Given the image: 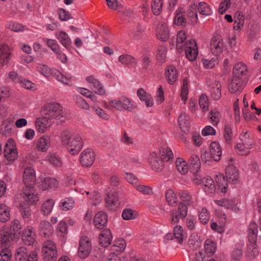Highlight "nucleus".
Instances as JSON below:
<instances>
[{
	"instance_id": "5",
	"label": "nucleus",
	"mask_w": 261,
	"mask_h": 261,
	"mask_svg": "<svg viewBox=\"0 0 261 261\" xmlns=\"http://www.w3.org/2000/svg\"><path fill=\"white\" fill-rule=\"evenodd\" d=\"M43 259L44 261H56L57 250L56 244L51 240L45 241L42 248Z\"/></svg>"
},
{
	"instance_id": "1",
	"label": "nucleus",
	"mask_w": 261,
	"mask_h": 261,
	"mask_svg": "<svg viewBox=\"0 0 261 261\" xmlns=\"http://www.w3.org/2000/svg\"><path fill=\"white\" fill-rule=\"evenodd\" d=\"M61 141L63 145H66L68 151L72 155L77 154L83 147L81 137L78 134L72 133L67 129L62 133Z\"/></svg>"
},
{
	"instance_id": "17",
	"label": "nucleus",
	"mask_w": 261,
	"mask_h": 261,
	"mask_svg": "<svg viewBox=\"0 0 261 261\" xmlns=\"http://www.w3.org/2000/svg\"><path fill=\"white\" fill-rule=\"evenodd\" d=\"M245 85L241 78L237 75H233L228 85V90L231 93H240L244 89Z\"/></svg>"
},
{
	"instance_id": "31",
	"label": "nucleus",
	"mask_w": 261,
	"mask_h": 261,
	"mask_svg": "<svg viewBox=\"0 0 261 261\" xmlns=\"http://www.w3.org/2000/svg\"><path fill=\"white\" fill-rule=\"evenodd\" d=\"M50 146V139L48 136H43L38 139L36 143V148L40 151L45 152Z\"/></svg>"
},
{
	"instance_id": "23",
	"label": "nucleus",
	"mask_w": 261,
	"mask_h": 261,
	"mask_svg": "<svg viewBox=\"0 0 261 261\" xmlns=\"http://www.w3.org/2000/svg\"><path fill=\"white\" fill-rule=\"evenodd\" d=\"M21 238L25 245L30 246L35 242V233L32 228L28 227L23 230Z\"/></svg>"
},
{
	"instance_id": "32",
	"label": "nucleus",
	"mask_w": 261,
	"mask_h": 261,
	"mask_svg": "<svg viewBox=\"0 0 261 261\" xmlns=\"http://www.w3.org/2000/svg\"><path fill=\"white\" fill-rule=\"evenodd\" d=\"M23 193L25 196V201L28 204H32L38 201V197L37 194L34 193V187L24 189Z\"/></svg>"
},
{
	"instance_id": "29",
	"label": "nucleus",
	"mask_w": 261,
	"mask_h": 261,
	"mask_svg": "<svg viewBox=\"0 0 261 261\" xmlns=\"http://www.w3.org/2000/svg\"><path fill=\"white\" fill-rule=\"evenodd\" d=\"M137 95L141 101H145V105L147 107H151L153 105L152 97L144 89L139 88L137 90Z\"/></svg>"
},
{
	"instance_id": "24",
	"label": "nucleus",
	"mask_w": 261,
	"mask_h": 261,
	"mask_svg": "<svg viewBox=\"0 0 261 261\" xmlns=\"http://www.w3.org/2000/svg\"><path fill=\"white\" fill-rule=\"evenodd\" d=\"M202 184H203L202 189L206 194L208 195H213L216 191V186L214 181L210 176H206L203 180Z\"/></svg>"
},
{
	"instance_id": "37",
	"label": "nucleus",
	"mask_w": 261,
	"mask_h": 261,
	"mask_svg": "<svg viewBox=\"0 0 261 261\" xmlns=\"http://www.w3.org/2000/svg\"><path fill=\"white\" fill-rule=\"evenodd\" d=\"M74 206V201L72 198L66 197L62 199L60 203L59 207L62 211H67L72 209Z\"/></svg>"
},
{
	"instance_id": "10",
	"label": "nucleus",
	"mask_w": 261,
	"mask_h": 261,
	"mask_svg": "<svg viewBox=\"0 0 261 261\" xmlns=\"http://www.w3.org/2000/svg\"><path fill=\"white\" fill-rule=\"evenodd\" d=\"M4 155L9 161L13 162L17 158V151L13 139L10 138L4 147Z\"/></svg>"
},
{
	"instance_id": "49",
	"label": "nucleus",
	"mask_w": 261,
	"mask_h": 261,
	"mask_svg": "<svg viewBox=\"0 0 261 261\" xmlns=\"http://www.w3.org/2000/svg\"><path fill=\"white\" fill-rule=\"evenodd\" d=\"M186 39V33L184 31H179L177 35L176 38V46L178 49L183 50V47L185 46H184V44L182 45V43Z\"/></svg>"
},
{
	"instance_id": "16",
	"label": "nucleus",
	"mask_w": 261,
	"mask_h": 261,
	"mask_svg": "<svg viewBox=\"0 0 261 261\" xmlns=\"http://www.w3.org/2000/svg\"><path fill=\"white\" fill-rule=\"evenodd\" d=\"M148 160L152 170L158 172H160L163 170L164 168L163 161V160L160 159V155H158V153L155 152L151 153Z\"/></svg>"
},
{
	"instance_id": "58",
	"label": "nucleus",
	"mask_w": 261,
	"mask_h": 261,
	"mask_svg": "<svg viewBox=\"0 0 261 261\" xmlns=\"http://www.w3.org/2000/svg\"><path fill=\"white\" fill-rule=\"evenodd\" d=\"M204 248L207 254H213L216 251L215 243L211 240H206L204 244Z\"/></svg>"
},
{
	"instance_id": "33",
	"label": "nucleus",
	"mask_w": 261,
	"mask_h": 261,
	"mask_svg": "<svg viewBox=\"0 0 261 261\" xmlns=\"http://www.w3.org/2000/svg\"><path fill=\"white\" fill-rule=\"evenodd\" d=\"M51 121L45 117L42 116V118H38L35 122V125L37 130L40 133H44L47 128L50 125Z\"/></svg>"
},
{
	"instance_id": "57",
	"label": "nucleus",
	"mask_w": 261,
	"mask_h": 261,
	"mask_svg": "<svg viewBox=\"0 0 261 261\" xmlns=\"http://www.w3.org/2000/svg\"><path fill=\"white\" fill-rule=\"evenodd\" d=\"M174 23L178 25L186 26V19L182 13L178 11V10L176 11V14L174 19Z\"/></svg>"
},
{
	"instance_id": "35",
	"label": "nucleus",
	"mask_w": 261,
	"mask_h": 261,
	"mask_svg": "<svg viewBox=\"0 0 261 261\" xmlns=\"http://www.w3.org/2000/svg\"><path fill=\"white\" fill-rule=\"evenodd\" d=\"M166 76L168 78V83L173 84L177 80L178 74L175 67L173 66H169L166 71Z\"/></svg>"
},
{
	"instance_id": "36",
	"label": "nucleus",
	"mask_w": 261,
	"mask_h": 261,
	"mask_svg": "<svg viewBox=\"0 0 261 261\" xmlns=\"http://www.w3.org/2000/svg\"><path fill=\"white\" fill-rule=\"evenodd\" d=\"M190 172L196 173L197 170L200 169L201 162L199 157L196 154H192L190 159Z\"/></svg>"
},
{
	"instance_id": "25",
	"label": "nucleus",
	"mask_w": 261,
	"mask_h": 261,
	"mask_svg": "<svg viewBox=\"0 0 261 261\" xmlns=\"http://www.w3.org/2000/svg\"><path fill=\"white\" fill-rule=\"evenodd\" d=\"M93 222L95 227L99 229H102L108 223V216L103 212L97 213L94 217Z\"/></svg>"
},
{
	"instance_id": "39",
	"label": "nucleus",
	"mask_w": 261,
	"mask_h": 261,
	"mask_svg": "<svg viewBox=\"0 0 261 261\" xmlns=\"http://www.w3.org/2000/svg\"><path fill=\"white\" fill-rule=\"evenodd\" d=\"M10 208L5 204H0V221L6 222L10 218Z\"/></svg>"
},
{
	"instance_id": "22",
	"label": "nucleus",
	"mask_w": 261,
	"mask_h": 261,
	"mask_svg": "<svg viewBox=\"0 0 261 261\" xmlns=\"http://www.w3.org/2000/svg\"><path fill=\"white\" fill-rule=\"evenodd\" d=\"M211 96L215 100H219L221 97V85L219 81L215 80L209 85Z\"/></svg>"
},
{
	"instance_id": "2",
	"label": "nucleus",
	"mask_w": 261,
	"mask_h": 261,
	"mask_svg": "<svg viewBox=\"0 0 261 261\" xmlns=\"http://www.w3.org/2000/svg\"><path fill=\"white\" fill-rule=\"evenodd\" d=\"M226 180L223 174L217 175L218 188L222 193H226L228 183L235 185L238 183L239 177L238 169L233 165H228L225 169Z\"/></svg>"
},
{
	"instance_id": "48",
	"label": "nucleus",
	"mask_w": 261,
	"mask_h": 261,
	"mask_svg": "<svg viewBox=\"0 0 261 261\" xmlns=\"http://www.w3.org/2000/svg\"><path fill=\"white\" fill-rule=\"evenodd\" d=\"M246 71V65L242 63H239L234 66L233 69V75H237L240 76V75L245 74Z\"/></svg>"
},
{
	"instance_id": "15",
	"label": "nucleus",
	"mask_w": 261,
	"mask_h": 261,
	"mask_svg": "<svg viewBox=\"0 0 261 261\" xmlns=\"http://www.w3.org/2000/svg\"><path fill=\"white\" fill-rule=\"evenodd\" d=\"M91 251V244L87 238L80 240L79 247L78 255L81 258H87Z\"/></svg>"
},
{
	"instance_id": "18",
	"label": "nucleus",
	"mask_w": 261,
	"mask_h": 261,
	"mask_svg": "<svg viewBox=\"0 0 261 261\" xmlns=\"http://www.w3.org/2000/svg\"><path fill=\"white\" fill-rule=\"evenodd\" d=\"M23 182L27 188H33L36 183V176L34 169L31 167L25 169L23 174Z\"/></svg>"
},
{
	"instance_id": "34",
	"label": "nucleus",
	"mask_w": 261,
	"mask_h": 261,
	"mask_svg": "<svg viewBox=\"0 0 261 261\" xmlns=\"http://www.w3.org/2000/svg\"><path fill=\"white\" fill-rule=\"evenodd\" d=\"M178 122L182 131L188 133L190 129V122L189 117L185 113H181L178 118Z\"/></svg>"
},
{
	"instance_id": "61",
	"label": "nucleus",
	"mask_w": 261,
	"mask_h": 261,
	"mask_svg": "<svg viewBox=\"0 0 261 261\" xmlns=\"http://www.w3.org/2000/svg\"><path fill=\"white\" fill-rule=\"evenodd\" d=\"M20 212L22 217L24 219L29 218L31 215V210L29 206L25 205V204L20 205Z\"/></svg>"
},
{
	"instance_id": "21",
	"label": "nucleus",
	"mask_w": 261,
	"mask_h": 261,
	"mask_svg": "<svg viewBox=\"0 0 261 261\" xmlns=\"http://www.w3.org/2000/svg\"><path fill=\"white\" fill-rule=\"evenodd\" d=\"M14 128L13 119L8 118L3 121L0 127V130L2 135L10 136L12 134L13 128Z\"/></svg>"
},
{
	"instance_id": "50",
	"label": "nucleus",
	"mask_w": 261,
	"mask_h": 261,
	"mask_svg": "<svg viewBox=\"0 0 261 261\" xmlns=\"http://www.w3.org/2000/svg\"><path fill=\"white\" fill-rule=\"evenodd\" d=\"M174 237L177 240L178 242L181 244L184 239V230L181 226H176L174 227L173 229Z\"/></svg>"
},
{
	"instance_id": "40",
	"label": "nucleus",
	"mask_w": 261,
	"mask_h": 261,
	"mask_svg": "<svg viewBox=\"0 0 261 261\" xmlns=\"http://www.w3.org/2000/svg\"><path fill=\"white\" fill-rule=\"evenodd\" d=\"M55 204L53 199H49L46 200L41 207V213L44 216L48 215L51 212Z\"/></svg>"
},
{
	"instance_id": "62",
	"label": "nucleus",
	"mask_w": 261,
	"mask_h": 261,
	"mask_svg": "<svg viewBox=\"0 0 261 261\" xmlns=\"http://www.w3.org/2000/svg\"><path fill=\"white\" fill-rule=\"evenodd\" d=\"M12 253L8 249H4L0 252V261H10Z\"/></svg>"
},
{
	"instance_id": "28",
	"label": "nucleus",
	"mask_w": 261,
	"mask_h": 261,
	"mask_svg": "<svg viewBox=\"0 0 261 261\" xmlns=\"http://www.w3.org/2000/svg\"><path fill=\"white\" fill-rule=\"evenodd\" d=\"M11 54L8 45L2 44L0 46V63L3 65L7 64L10 60Z\"/></svg>"
},
{
	"instance_id": "55",
	"label": "nucleus",
	"mask_w": 261,
	"mask_h": 261,
	"mask_svg": "<svg viewBox=\"0 0 261 261\" xmlns=\"http://www.w3.org/2000/svg\"><path fill=\"white\" fill-rule=\"evenodd\" d=\"M160 155L162 156V159L163 160L166 161V162L169 161L173 158L172 151L169 148L163 149L162 151L160 150Z\"/></svg>"
},
{
	"instance_id": "8",
	"label": "nucleus",
	"mask_w": 261,
	"mask_h": 261,
	"mask_svg": "<svg viewBox=\"0 0 261 261\" xmlns=\"http://www.w3.org/2000/svg\"><path fill=\"white\" fill-rule=\"evenodd\" d=\"M188 213V206L184 203L180 202L176 209L171 212V222L173 224L177 223L180 219L184 220Z\"/></svg>"
},
{
	"instance_id": "64",
	"label": "nucleus",
	"mask_w": 261,
	"mask_h": 261,
	"mask_svg": "<svg viewBox=\"0 0 261 261\" xmlns=\"http://www.w3.org/2000/svg\"><path fill=\"white\" fill-rule=\"evenodd\" d=\"M136 189L144 195H150L152 193V189L147 186L139 185L136 186Z\"/></svg>"
},
{
	"instance_id": "63",
	"label": "nucleus",
	"mask_w": 261,
	"mask_h": 261,
	"mask_svg": "<svg viewBox=\"0 0 261 261\" xmlns=\"http://www.w3.org/2000/svg\"><path fill=\"white\" fill-rule=\"evenodd\" d=\"M211 122L214 125H217L219 121V113L216 110H212L210 112L208 115Z\"/></svg>"
},
{
	"instance_id": "13",
	"label": "nucleus",
	"mask_w": 261,
	"mask_h": 261,
	"mask_svg": "<svg viewBox=\"0 0 261 261\" xmlns=\"http://www.w3.org/2000/svg\"><path fill=\"white\" fill-rule=\"evenodd\" d=\"M95 159V153L91 149L87 148L81 154L80 162L83 167L91 166L94 163Z\"/></svg>"
},
{
	"instance_id": "59",
	"label": "nucleus",
	"mask_w": 261,
	"mask_h": 261,
	"mask_svg": "<svg viewBox=\"0 0 261 261\" xmlns=\"http://www.w3.org/2000/svg\"><path fill=\"white\" fill-rule=\"evenodd\" d=\"M219 205L224 206L226 208H231L235 205V202L233 200H230L228 199H222L218 200L216 202Z\"/></svg>"
},
{
	"instance_id": "54",
	"label": "nucleus",
	"mask_w": 261,
	"mask_h": 261,
	"mask_svg": "<svg viewBox=\"0 0 261 261\" xmlns=\"http://www.w3.org/2000/svg\"><path fill=\"white\" fill-rule=\"evenodd\" d=\"M232 135L233 134L231 127L229 125H225L223 137L227 144H231Z\"/></svg>"
},
{
	"instance_id": "56",
	"label": "nucleus",
	"mask_w": 261,
	"mask_h": 261,
	"mask_svg": "<svg viewBox=\"0 0 261 261\" xmlns=\"http://www.w3.org/2000/svg\"><path fill=\"white\" fill-rule=\"evenodd\" d=\"M28 252L25 247H21L17 249L16 257L17 259L19 260H26L27 257L28 256Z\"/></svg>"
},
{
	"instance_id": "9",
	"label": "nucleus",
	"mask_w": 261,
	"mask_h": 261,
	"mask_svg": "<svg viewBox=\"0 0 261 261\" xmlns=\"http://www.w3.org/2000/svg\"><path fill=\"white\" fill-rule=\"evenodd\" d=\"M183 50L185 51L187 58L190 61H195L198 56V48L195 40H190L184 44Z\"/></svg>"
},
{
	"instance_id": "6",
	"label": "nucleus",
	"mask_w": 261,
	"mask_h": 261,
	"mask_svg": "<svg viewBox=\"0 0 261 261\" xmlns=\"http://www.w3.org/2000/svg\"><path fill=\"white\" fill-rule=\"evenodd\" d=\"M110 107L118 111L126 110L132 111L136 108L134 102L130 99L123 96L118 99H114L109 102Z\"/></svg>"
},
{
	"instance_id": "20",
	"label": "nucleus",
	"mask_w": 261,
	"mask_h": 261,
	"mask_svg": "<svg viewBox=\"0 0 261 261\" xmlns=\"http://www.w3.org/2000/svg\"><path fill=\"white\" fill-rule=\"evenodd\" d=\"M38 231L40 236L46 238L52 234L54 230L52 225L48 221L43 220L39 224Z\"/></svg>"
},
{
	"instance_id": "30",
	"label": "nucleus",
	"mask_w": 261,
	"mask_h": 261,
	"mask_svg": "<svg viewBox=\"0 0 261 261\" xmlns=\"http://www.w3.org/2000/svg\"><path fill=\"white\" fill-rule=\"evenodd\" d=\"M56 36L62 45L66 49H69L71 44V41L68 34L64 32L60 31L56 33Z\"/></svg>"
},
{
	"instance_id": "38",
	"label": "nucleus",
	"mask_w": 261,
	"mask_h": 261,
	"mask_svg": "<svg viewBox=\"0 0 261 261\" xmlns=\"http://www.w3.org/2000/svg\"><path fill=\"white\" fill-rule=\"evenodd\" d=\"M58 182L55 178L51 177L45 178L42 183V188L43 190L55 189L57 187Z\"/></svg>"
},
{
	"instance_id": "41",
	"label": "nucleus",
	"mask_w": 261,
	"mask_h": 261,
	"mask_svg": "<svg viewBox=\"0 0 261 261\" xmlns=\"http://www.w3.org/2000/svg\"><path fill=\"white\" fill-rule=\"evenodd\" d=\"M240 139L242 141V143H244L247 148H251L254 144L253 141L250 139V135L248 134V131L244 132L240 135Z\"/></svg>"
},
{
	"instance_id": "44",
	"label": "nucleus",
	"mask_w": 261,
	"mask_h": 261,
	"mask_svg": "<svg viewBox=\"0 0 261 261\" xmlns=\"http://www.w3.org/2000/svg\"><path fill=\"white\" fill-rule=\"evenodd\" d=\"M166 200L170 206H174L177 203V198L172 189H168L166 193Z\"/></svg>"
},
{
	"instance_id": "7",
	"label": "nucleus",
	"mask_w": 261,
	"mask_h": 261,
	"mask_svg": "<svg viewBox=\"0 0 261 261\" xmlns=\"http://www.w3.org/2000/svg\"><path fill=\"white\" fill-rule=\"evenodd\" d=\"M19 238V233L13 232L8 227H4L0 231V242L3 245H8Z\"/></svg>"
},
{
	"instance_id": "46",
	"label": "nucleus",
	"mask_w": 261,
	"mask_h": 261,
	"mask_svg": "<svg viewBox=\"0 0 261 261\" xmlns=\"http://www.w3.org/2000/svg\"><path fill=\"white\" fill-rule=\"evenodd\" d=\"M176 166L178 171L181 174H185L188 171V168L185 161L178 158L176 161Z\"/></svg>"
},
{
	"instance_id": "14",
	"label": "nucleus",
	"mask_w": 261,
	"mask_h": 261,
	"mask_svg": "<svg viewBox=\"0 0 261 261\" xmlns=\"http://www.w3.org/2000/svg\"><path fill=\"white\" fill-rule=\"evenodd\" d=\"M223 42L219 35L214 36L211 41L210 48L212 53L216 56L220 55L223 49Z\"/></svg>"
},
{
	"instance_id": "60",
	"label": "nucleus",
	"mask_w": 261,
	"mask_h": 261,
	"mask_svg": "<svg viewBox=\"0 0 261 261\" xmlns=\"http://www.w3.org/2000/svg\"><path fill=\"white\" fill-rule=\"evenodd\" d=\"M202 62L204 67L206 69L213 68L218 63L217 58H213L211 60L208 59H203Z\"/></svg>"
},
{
	"instance_id": "51",
	"label": "nucleus",
	"mask_w": 261,
	"mask_h": 261,
	"mask_svg": "<svg viewBox=\"0 0 261 261\" xmlns=\"http://www.w3.org/2000/svg\"><path fill=\"white\" fill-rule=\"evenodd\" d=\"M179 197L181 200L185 202L187 205H191L193 201L191 195L188 192L181 191L179 192Z\"/></svg>"
},
{
	"instance_id": "3",
	"label": "nucleus",
	"mask_w": 261,
	"mask_h": 261,
	"mask_svg": "<svg viewBox=\"0 0 261 261\" xmlns=\"http://www.w3.org/2000/svg\"><path fill=\"white\" fill-rule=\"evenodd\" d=\"M258 228L254 222L250 223L248 228V238L249 244L247 245V255L250 258H254L258 254L256 247V241Z\"/></svg>"
},
{
	"instance_id": "19",
	"label": "nucleus",
	"mask_w": 261,
	"mask_h": 261,
	"mask_svg": "<svg viewBox=\"0 0 261 261\" xmlns=\"http://www.w3.org/2000/svg\"><path fill=\"white\" fill-rule=\"evenodd\" d=\"M86 81L89 83L90 88L92 89L95 93L101 95L105 94V89L103 85L93 76L86 77Z\"/></svg>"
},
{
	"instance_id": "27",
	"label": "nucleus",
	"mask_w": 261,
	"mask_h": 261,
	"mask_svg": "<svg viewBox=\"0 0 261 261\" xmlns=\"http://www.w3.org/2000/svg\"><path fill=\"white\" fill-rule=\"evenodd\" d=\"M99 243L104 247H108L111 243L112 236L108 229L102 230L99 236Z\"/></svg>"
},
{
	"instance_id": "11",
	"label": "nucleus",
	"mask_w": 261,
	"mask_h": 261,
	"mask_svg": "<svg viewBox=\"0 0 261 261\" xmlns=\"http://www.w3.org/2000/svg\"><path fill=\"white\" fill-rule=\"evenodd\" d=\"M206 154L208 155V158L212 159L214 161H219L222 154L220 144L216 142H213L211 143L210 152L208 153L205 152L204 154H202L201 156L202 160H205V162H206L205 158Z\"/></svg>"
},
{
	"instance_id": "53",
	"label": "nucleus",
	"mask_w": 261,
	"mask_h": 261,
	"mask_svg": "<svg viewBox=\"0 0 261 261\" xmlns=\"http://www.w3.org/2000/svg\"><path fill=\"white\" fill-rule=\"evenodd\" d=\"M199 219L200 222L203 224H206L210 220V215L207 210L205 208H202L199 212Z\"/></svg>"
},
{
	"instance_id": "52",
	"label": "nucleus",
	"mask_w": 261,
	"mask_h": 261,
	"mask_svg": "<svg viewBox=\"0 0 261 261\" xmlns=\"http://www.w3.org/2000/svg\"><path fill=\"white\" fill-rule=\"evenodd\" d=\"M162 6V0H152L151 8L153 13L156 15H159L161 12Z\"/></svg>"
},
{
	"instance_id": "42",
	"label": "nucleus",
	"mask_w": 261,
	"mask_h": 261,
	"mask_svg": "<svg viewBox=\"0 0 261 261\" xmlns=\"http://www.w3.org/2000/svg\"><path fill=\"white\" fill-rule=\"evenodd\" d=\"M119 61L123 64L130 65L133 64H137V60L133 56L128 55H122L119 58Z\"/></svg>"
},
{
	"instance_id": "45",
	"label": "nucleus",
	"mask_w": 261,
	"mask_h": 261,
	"mask_svg": "<svg viewBox=\"0 0 261 261\" xmlns=\"http://www.w3.org/2000/svg\"><path fill=\"white\" fill-rule=\"evenodd\" d=\"M48 162L53 166L60 167L62 165V160L60 157L55 153H50L47 155Z\"/></svg>"
},
{
	"instance_id": "4",
	"label": "nucleus",
	"mask_w": 261,
	"mask_h": 261,
	"mask_svg": "<svg viewBox=\"0 0 261 261\" xmlns=\"http://www.w3.org/2000/svg\"><path fill=\"white\" fill-rule=\"evenodd\" d=\"M63 108L58 103H49L44 106L41 111L42 116L50 121L53 119H61L63 118Z\"/></svg>"
},
{
	"instance_id": "26",
	"label": "nucleus",
	"mask_w": 261,
	"mask_h": 261,
	"mask_svg": "<svg viewBox=\"0 0 261 261\" xmlns=\"http://www.w3.org/2000/svg\"><path fill=\"white\" fill-rule=\"evenodd\" d=\"M158 38L163 41H166L169 37V29L167 23H159L157 28Z\"/></svg>"
},
{
	"instance_id": "47",
	"label": "nucleus",
	"mask_w": 261,
	"mask_h": 261,
	"mask_svg": "<svg viewBox=\"0 0 261 261\" xmlns=\"http://www.w3.org/2000/svg\"><path fill=\"white\" fill-rule=\"evenodd\" d=\"M55 78L61 83L69 86H71L70 83V79L71 76H65L59 71H57L54 74Z\"/></svg>"
},
{
	"instance_id": "12",
	"label": "nucleus",
	"mask_w": 261,
	"mask_h": 261,
	"mask_svg": "<svg viewBox=\"0 0 261 261\" xmlns=\"http://www.w3.org/2000/svg\"><path fill=\"white\" fill-rule=\"evenodd\" d=\"M118 199V192L115 189L111 190L105 199L106 206L111 210H115L119 204Z\"/></svg>"
},
{
	"instance_id": "43",
	"label": "nucleus",
	"mask_w": 261,
	"mask_h": 261,
	"mask_svg": "<svg viewBox=\"0 0 261 261\" xmlns=\"http://www.w3.org/2000/svg\"><path fill=\"white\" fill-rule=\"evenodd\" d=\"M199 13L203 15L208 16L212 14V10L210 7L205 2H200L198 5Z\"/></svg>"
}]
</instances>
